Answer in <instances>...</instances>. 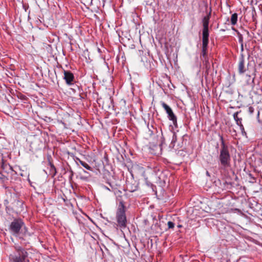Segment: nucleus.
Here are the masks:
<instances>
[{"label":"nucleus","instance_id":"1","mask_svg":"<svg viewBox=\"0 0 262 262\" xmlns=\"http://www.w3.org/2000/svg\"><path fill=\"white\" fill-rule=\"evenodd\" d=\"M9 230L11 234L15 237H18L21 244L26 245L24 236L28 232L24 221L20 218H14L9 226Z\"/></svg>","mask_w":262,"mask_h":262},{"label":"nucleus","instance_id":"2","mask_svg":"<svg viewBox=\"0 0 262 262\" xmlns=\"http://www.w3.org/2000/svg\"><path fill=\"white\" fill-rule=\"evenodd\" d=\"M220 140L221 145L219 157V163L220 169L225 170L231 166V156L228 146L226 144L223 136L220 137Z\"/></svg>","mask_w":262,"mask_h":262},{"label":"nucleus","instance_id":"3","mask_svg":"<svg viewBox=\"0 0 262 262\" xmlns=\"http://www.w3.org/2000/svg\"><path fill=\"white\" fill-rule=\"evenodd\" d=\"M14 250L10 254V262H29L28 253L26 250L19 245L14 246Z\"/></svg>","mask_w":262,"mask_h":262},{"label":"nucleus","instance_id":"4","mask_svg":"<svg viewBox=\"0 0 262 262\" xmlns=\"http://www.w3.org/2000/svg\"><path fill=\"white\" fill-rule=\"evenodd\" d=\"M116 219L118 226L121 228H125L126 227L127 220L125 215V209L122 201L120 202L116 212Z\"/></svg>","mask_w":262,"mask_h":262},{"label":"nucleus","instance_id":"5","mask_svg":"<svg viewBox=\"0 0 262 262\" xmlns=\"http://www.w3.org/2000/svg\"><path fill=\"white\" fill-rule=\"evenodd\" d=\"M161 104L168 115V118L169 120L172 121L173 125L177 127L178 126L177 118L176 116L173 113L172 109L164 102H162Z\"/></svg>","mask_w":262,"mask_h":262},{"label":"nucleus","instance_id":"6","mask_svg":"<svg viewBox=\"0 0 262 262\" xmlns=\"http://www.w3.org/2000/svg\"><path fill=\"white\" fill-rule=\"evenodd\" d=\"M247 68L245 65V56L243 53H241L238 64V71L240 74H244L247 71Z\"/></svg>","mask_w":262,"mask_h":262},{"label":"nucleus","instance_id":"7","mask_svg":"<svg viewBox=\"0 0 262 262\" xmlns=\"http://www.w3.org/2000/svg\"><path fill=\"white\" fill-rule=\"evenodd\" d=\"M63 79L66 80V83L68 85H72L74 83V76L73 74L69 71L63 70Z\"/></svg>","mask_w":262,"mask_h":262},{"label":"nucleus","instance_id":"8","mask_svg":"<svg viewBox=\"0 0 262 262\" xmlns=\"http://www.w3.org/2000/svg\"><path fill=\"white\" fill-rule=\"evenodd\" d=\"M138 188V185L137 182L134 180L127 181L126 182V189L130 192H134Z\"/></svg>","mask_w":262,"mask_h":262},{"label":"nucleus","instance_id":"9","mask_svg":"<svg viewBox=\"0 0 262 262\" xmlns=\"http://www.w3.org/2000/svg\"><path fill=\"white\" fill-rule=\"evenodd\" d=\"M202 43H208L209 42V29L203 28L202 32Z\"/></svg>","mask_w":262,"mask_h":262},{"label":"nucleus","instance_id":"10","mask_svg":"<svg viewBox=\"0 0 262 262\" xmlns=\"http://www.w3.org/2000/svg\"><path fill=\"white\" fill-rule=\"evenodd\" d=\"M211 13H209L206 16H205L202 20L203 28H208L209 19L210 18Z\"/></svg>","mask_w":262,"mask_h":262},{"label":"nucleus","instance_id":"11","mask_svg":"<svg viewBox=\"0 0 262 262\" xmlns=\"http://www.w3.org/2000/svg\"><path fill=\"white\" fill-rule=\"evenodd\" d=\"M208 43H202V49L201 56L203 57V58H207V49H208Z\"/></svg>","mask_w":262,"mask_h":262},{"label":"nucleus","instance_id":"12","mask_svg":"<svg viewBox=\"0 0 262 262\" xmlns=\"http://www.w3.org/2000/svg\"><path fill=\"white\" fill-rule=\"evenodd\" d=\"M49 165H50V171L49 175L52 178L54 177L56 174V169L54 165L49 161Z\"/></svg>","mask_w":262,"mask_h":262},{"label":"nucleus","instance_id":"13","mask_svg":"<svg viewBox=\"0 0 262 262\" xmlns=\"http://www.w3.org/2000/svg\"><path fill=\"white\" fill-rule=\"evenodd\" d=\"M75 160L76 162L78 161L80 163V164L86 169L89 170H92V168L90 166H89L86 162L81 160L79 158L76 157Z\"/></svg>","mask_w":262,"mask_h":262},{"label":"nucleus","instance_id":"14","mask_svg":"<svg viewBox=\"0 0 262 262\" xmlns=\"http://www.w3.org/2000/svg\"><path fill=\"white\" fill-rule=\"evenodd\" d=\"M203 63H204V64L205 66V69H206L205 73L207 74H208L209 72V70H210V68H211V66H210V62H209L208 58H204L203 59Z\"/></svg>","mask_w":262,"mask_h":262},{"label":"nucleus","instance_id":"15","mask_svg":"<svg viewBox=\"0 0 262 262\" xmlns=\"http://www.w3.org/2000/svg\"><path fill=\"white\" fill-rule=\"evenodd\" d=\"M240 112H241V111L236 112L234 113L233 114V115L234 119L235 120L237 125H238L242 124V118H239L238 117V114Z\"/></svg>","mask_w":262,"mask_h":262},{"label":"nucleus","instance_id":"16","mask_svg":"<svg viewBox=\"0 0 262 262\" xmlns=\"http://www.w3.org/2000/svg\"><path fill=\"white\" fill-rule=\"evenodd\" d=\"M237 21V14L235 13L231 15V23L234 26L236 24Z\"/></svg>","mask_w":262,"mask_h":262},{"label":"nucleus","instance_id":"17","mask_svg":"<svg viewBox=\"0 0 262 262\" xmlns=\"http://www.w3.org/2000/svg\"><path fill=\"white\" fill-rule=\"evenodd\" d=\"M177 137L176 133L173 132L172 133V140H171V144H173V146H174V143L177 142Z\"/></svg>","mask_w":262,"mask_h":262},{"label":"nucleus","instance_id":"18","mask_svg":"<svg viewBox=\"0 0 262 262\" xmlns=\"http://www.w3.org/2000/svg\"><path fill=\"white\" fill-rule=\"evenodd\" d=\"M8 180V178L5 176L4 174H3L2 172H0V180L4 182L6 181H7Z\"/></svg>","mask_w":262,"mask_h":262},{"label":"nucleus","instance_id":"19","mask_svg":"<svg viewBox=\"0 0 262 262\" xmlns=\"http://www.w3.org/2000/svg\"><path fill=\"white\" fill-rule=\"evenodd\" d=\"M167 225L168 227V229H173L174 227V224L171 221H169L168 222Z\"/></svg>","mask_w":262,"mask_h":262},{"label":"nucleus","instance_id":"20","mask_svg":"<svg viewBox=\"0 0 262 262\" xmlns=\"http://www.w3.org/2000/svg\"><path fill=\"white\" fill-rule=\"evenodd\" d=\"M249 176L251 178V180L250 181V182L252 183H255L256 182V178L255 177H253L251 173H250L249 174Z\"/></svg>","mask_w":262,"mask_h":262},{"label":"nucleus","instance_id":"21","mask_svg":"<svg viewBox=\"0 0 262 262\" xmlns=\"http://www.w3.org/2000/svg\"><path fill=\"white\" fill-rule=\"evenodd\" d=\"M238 126H239V127H240V129H241V132H242V134H243V135H245V134L246 135V132H245V131L244 127V126H243V124H241V125H239Z\"/></svg>","mask_w":262,"mask_h":262},{"label":"nucleus","instance_id":"22","mask_svg":"<svg viewBox=\"0 0 262 262\" xmlns=\"http://www.w3.org/2000/svg\"><path fill=\"white\" fill-rule=\"evenodd\" d=\"M238 41L240 44L243 43V37L242 35L240 34L238 35Z\"/></svg>","mask_w":262,"mask_h":262},{"label":"nucleus","instance_id":"23","mask_svg":"<svg viewBox=\"0 0 262 262\" xmlns=\"http://www.w3.org/2000/svg\"><path fill=\"white\" fill-rule=\"evenodd\" d=\"M254 109L252 106H250L248 108V112L250 114H252L254 112Z\"/></svg>","mask_w":262,"mask_h":262},{"label":"nucleus","instance_id":"24","mask_svg":"<svg viewBox=\"0 0 262 262\" xmlns=\"http://www.w3.org/2000/svg\"><path fill=\"white\" fill-rule=\"evenodd\" d=\"M241 53H243V52L244 51V44H241Z\"/></svg>","mask_w":262,"mask_h":262},{"label":"nucleus","instance_id":"25","mask_svg":"<svg viewBox=\"0 0 262 262\" xmlns=\"http://www.w3.org/2000/svg\"><path fill=\"white\" fill-rule=\"evenodd\" d=\"M80 179H82V180H86V178L83 177H80Z\"/></svg>","mask_w":262,"mask_h":262},{"label":"nucleus","instance_id":"26","mask_svg":"<svg viewBox=\"0 0 262 262\" xmlns=\"http://www.w3.org/2000/svg\"><path fill=\"white\" fill-rule=\"evenodd\" d=\"M259 114H260V112H259V111H258V114H257V118H259Z\"/></svg>","mask_w":262,"mask_h":262},{"label":"nucleus","instance_id":"27","mask_svg":"<svg viewBox=\"0 0 262 262\" xmlns=\"http://www.w3.org/2000/svg\"><path fill=\"white\" fill-rule=\"evenodd\" d=\"M182 227V226L181 225H178V227L179 228H181Z\"/></svg>","mask_w":262,"mask_h":262},{"label":"nucleus","instance_id":"28","mask_svg":"<svg viewBox=\"0 0 262 262\" xmlns=\"http://www.w3.org/2000/svg\"><path fill=\"white\" fill-rule=\"evenodd\" d=\"M206 174H207V176H210V175H209V172H208V171H207V172H206Z\"/></svg>","mask_w":262,"mask_h":262},{"label":"nucleus","instance_id":"29","mask_svg":"<svg viewBox=\"0 0 262 262\" xmlns=\"http://www.w3.org/2000/svg\"><path fill=\"white\" fill-rule=\"evenodd\" d=\"M254 78H253L252 79V82L254 83Z\"/></svg>","mask_w":262,"mask_h":262},{"label":"nucleus","instance_id":"30","mask_svg":"<svg viewBox=\"0 0 262 262\" xmlns=\"http://www.w3.org/2000/svg\"><path fill=\"white\" fill-rule=\"evenodd\" d=\"M83 171L84 172L88 173V172L85 170H83Z\"/></svg>","mask_w":262,"mask_h":262},{"label":"nucleus","instance_id":"31","mask_svg":"<svg viewBox=\"0 0 262 262\" xmlns=\"http://www.w3.org/2000/svg\"><path fill=\"white\" fill-rule=\"evenodd\" d=\"M98 51H99V52H100V49H98Z\"/></svg>","mask_w":262,"mask_h":262},{"label":"nucleus","instance_id":"32","mask_svg":"<svg viewBox=\"0 0 262 262\" xmlns=\"http://www.w3.org/2000/svg\"><path fill=\"white\" fill-rule=\"evenodd\" d=\"M10 167L11 169H12V167L11 166H10Z\"/></svg>","mask_w":262,"mask_h":262}]
</instances>
